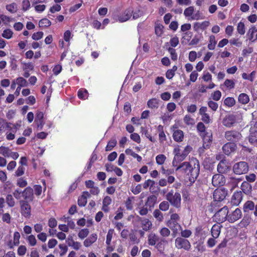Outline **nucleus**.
<instances>
[{"label":"nucleus","instance_id":"ea45409f","mask_svg":"<svg viewBox=\"0 0 257 257\" xmlns=\"http://www.w3.org/2000/svg\"><path fill=\"white\" fill-rule=\"evenodd\" d=\"M235 104V100L233 97H227L224 100V104L228 107H232Z\"/></svg>","mask_w":257,"mask_h":257},{"label":"nucleus","instance_id":"a19ab883","mask_svg":"<svg viewBox=\"0 0 257 257\" xmlns=\"http://www.w3.org/2000/svg\"><path fill=\"white\" fill-rule=\"evenodd\" d=\"M224 85L227 89L231 90L235 87V83L234 80L227 79L224 82Z\"/></svg>","mask_w":257,"mask_h":257},{"label":"nucleus","instance_id":"f8f14e48","mask_svg":"<svg viewBox=\"0 0 257 257\" xmlns=\"http://www.w3.org/2000/svg\"><path fill=\"white\" fill-rule=\"evenodd\" d=\"M225 183V178L222 174H216L213 176L212 184L214 187L223 186Z\"/></svg>","mask_w":257,"mask_h":257},{"label":"nucleus","instance_id":"864d4df0","mask_svg":"<svg viewBox=\"0 0 257 257\" xmlns=\"http://www.w3.org/2000/svg\"><path fill=\"white\" fill-rule=\"evenodd\" d=\"M87 203V196L81 195L78 199V205L80 207H84Z\"/></svg>","mask_w":257,"mask_h":257},{"label":"nucleus","instance_id":"5701e85b","mask_svg":"<svg viewBox=\"0 0 257 257\" xmlns=\"http://www.w3.org/2000/svg\"><path fill=\"white\" fill-rule=\"evenodd\" d=\"M222 226L219 223L214 224L211 229V234L212 237L217 238L221 232V229Z\"/></svg>","mask_w":257,"mask_h":257},{"label":"nucleus","instance_id":"ddd939ff","mask_svg":"<svg viewBox=\"0 0 257 257\" xmlns=\"http://www.w3.org/2000/svg\"><path fill=\"white\" fill-rule=\"evenodd\" d=\"M243 210L244 213L254 210L253 214L257 217V204L255 205L252 201H246L243 204Z\"/></svg>","mask_w":257,"mask_h":257},{"label":"nucleus","instance_id":"6e6d98bb","mask_svg":"<svg viewBox=\"0 0 257 257\" xmlns=\"http://www.w3.org/2000/svg\"><path fill=\"white\" fill-rule=\"evenodd\" d=\"M255 74V72L254 71H253L248 75L246 73H243L242 74V77L243 79L248 80L250 81H253Z\"/></svg>","mask_w":257,"mask_h":257},{"label":"nucleus","instance_id":"de8ad7c7","mask_svg":"<svg viewBox=\"0 0 257 257\" xmlns=\"http://www.w3.org/2000/svg\"><path fill=\"white\" fill-rule=\"evenodd\" d=\"M170 207V204L169 201H163L160 203L159 204V210H162L163 211H167Z\"/></svg>","mask_w":257,"mask_h":257},{"label":"nucleus","instance_id":"20e7f679","mask_svg":"<svg viewBox=\"0 0 257 257\" xmlns=\"http://www.w3.org/2000/svg\"><path fill=\"white\" fill-rule=\"evenodd\" d=\"M242 136L240 132L235 130L225 132L224 138L228 142L236 143L241 139Z\"/></svg>","mask_w":257,"mask_h":257},{"label":"nucleus","instance_id":"473e14b6","mask_svg":"<svg viewBox=\"0 0 257 257\" xmlns=\"http://www.w3.org/2000/svg\"><path fill=\"white\" fill-rule=\"evenodd\" d=\"M217 41L215 40V37L214 35H211L209 39V43L208 44V48L210 50L215 49Z\"/></svg>","mask_w":257,"mask_h":257},{"label":"nucleus","instance_id":"a878e982","mask_svg":"<svg viewBox=\"0 0 257 257\" xmlns=\"http://www.w3.org/2000/svg\"><path fill=\"white\" fill-rule=\"evenodd\" d=\"M184 133L182 130H176L173 131V138L176 142H181L184 139Z\"/></svg>","mask_w":257,"mask_h":257},{"label":"nucleus","instance_id":"0e129e2a","mask_svg":"<svg viewBox=\"0 0 257 257\" xmlns=\"http://www.w3.org/2000/svg\"><path fill=\"white\" fill-rule=\"evenodd\" d=\"M113 233V229H109L106 235V244L107 245H110L111 244L112 235Z\"/></svg>","mask_w":257,"mask_h":257},{"label":"nucleus","instance_id":"1a4fd4ad","mask_svg":"<svg viewBox=\"0 0 257 257\" xmlns=\"http://www.w3.org/2000/svg\"><path fill=\"white\" fill-rule=\"evenodd\" d=\"M21 213L23 216L29 218L31 215V207L27 201H20Z\"/></svg>","mask_w":257,"mask_h":257},{"label":"nucleus","instance_id":"7ed1b4c3","mask_svg":"<svg viewBox=\"0 0 257 257\" xmlns=\"http://www.w3.org/2000/svg\"><path fill=\"white\" fill-rule=\"evenodd\" d=\"M166 198L174 207L177 208L181 207V197L180 193L176 192L174 194V190H171L166 194Z\"/></svg>","mask_w":257,"mask_h":257},{"label":"nucleus","instance_id":"9d476101","mask_svg":"<svg viewBox=\"0 0 257 257\" xmlns=\"http://www.w3.org/2000/svg\"><path fill=\"white\" fill-rule=\"evenodd\" d=\"M227 195V190L224 188L216 189L213 192L214 201L221 202L223 201Z\"/></svg>","mask_w":257,"mask_h":257},{"label":"nucleus","instance_id":"680f3d73","mask_svg":"<svg viewBox=\"0 0 257 257\" xmlns=\"http://www.w3.org/2000/svg\"><path fill=\"white\" fill-rule=\"evenodd\" d=\"M27 240L30 246H33L36 245L37 244V240L34 235L32 234L28 236L27 238Z\"/></svg>","mask_w":257,"mask_h":257},{"label":"nucleus","instance_id":"a18cd8bd","mask_svg":"<svg viewBox=\"0 0 257 257\" xmlns=\"http://www.w3.org/2000/svg\"><path fill=\"white\" fill-rule=\"evenodd\" d=\"M194 12V7L193 6H190L185 9L184 11V15L186 18L192 17Z\"/></svg>","mask_w":257,"mask_h":257},{"label":"nucleus","instance_id":"2eb2a0df","mask_svg":"<svg viewBox=\"0 0 257 257\" xmlns=\"http://www.w3.org/2000/svg\"><path fill=\"white\" fill-rule=\"evenodd\" d=\"M242 216V212L240 209L236 208L230 214H228L227 220L230 223H233L239 219Z\"/></svg>","mask_w":257,"mask_h":257},{"label":"nucleus","instance_id":"6ab92c4d","mask_svg":"<svg viewBox=\"0 0 257 257\" xmlns=\"http://www.w3.org/2000/svg\"><path fill=\"white\" fill-rule=\"evenodd\" d=\"M139 220L141 222V227L144 231H148L152 228V223L149 218L139 217Z\"/></svg>","mask_w":257,"mask_h":257},{"label":"nucleus","instance_id":"393cba45","mask_svg":"<svg viewBox=\"0 0 257 257\" xmlns=\"http://www.w3.org/2000/svg\"><path fill=\"white\" fill-rule=\"evenodd\" d=\"M248 141L252 145H257V130L251 127L249 131Z\"/></svg>","mask_w":257,"mask_h":257},{"label":"nucleus","instance_id":"423d86ee","mask_svg":"<svg viewBox=\"0 0 257 257\" xmlns=\"http://www.w3.org/2000/svg\"><path fill=\"white\" fill-rule=\"evenodd\" d=\"M175 245L177 249L185 251L190 250L191 247L190 241L187 239L181 237H178L175 239Z\"/></svg>","mask_w":257,"mask_h":257},{"label":"nucleus","instance_id":"72a5a7b5","mask_svg":"<svg viewBox=\"0 0 257 257\" xmlns=\"http://www.w3.org/2000/svg\"><path fill=\"white\" fill-rule=\"evenodd\" d=\"M155 32L158 37H161L164 32V26L160 24H156L155 26Z\"/></svg>","mask_w":257,"mask_h":257},{"label":"nucleus","instance_id":"3c124183","mask_svg":"<svg viewBox=\"0 0 257 257\" xmlns=\"http://www.w3.org/2000/svg\"><path fill=\"white\" fill-rule=\"evenodd\" d=\"M237 31L241 35H243L245 34V26L244 24L242 22H239L237 26Z\"/></svg>","mask_w":257,"mask_h":257},{"label":"nucleus","instance_id":"39448f33","mask_svg":"<svg viewBox=\"0 0 257 257\" xmlns=\"http://www.w3.org/2000/svg\"><path fill=\"white\" fill-rule=\"evenodd\" d=\"M203 140L202 147L198 149V153L201 155L204 153L205 150L209 149L212 143V136L209 133H205V134L201 136Z\"/></svg>","mask_w":257,"mask_h":257},{"label":"nucleus","instance_id":"13d9d810","mask_svg":"<svg viewBox=\"0 0 257 257\" xmlns=\"http://www.w3.org/2000/svg\"><path fill=\"white\" fill-rule=\"evenodd\" d=\"M89 229L88 228H84L81 229L78 233V237L81 239H84L89 234Z\"/></svg>","mask_w":257,"mask_h":257},{"label":"nucleus","instance_id":"4d7b16f0","mask_svg":"<svg viewBox=\"0 0 257 257\" xmlns=\"http://www.w3.org/2000/svg\"><path fill=\"white\" fill-rule=\"evenodd\" d=\"M51 22L47 18H43L39 21V25L42 27H48L51 25Z\"/></svg>","mask_w":257,"mask_h":257},{"label":"nucleus","instance_id":"58836bf2","mask_svg":"<svg viewBox=\"0 0 257 257\" xmlns=\"http://www.w3.org/2000/svg\"><path fill=\"white\" fill-rule=\"evenodd\" d=\"M5 123L6 124V129H9L13 133H16L18 129V126H20L18 124H13L12 123L6 122L5 121Z\"/></svg>","mask_w":257,"mask_h":257},{"label":"nucleus","instance_id":"412c9836","mask_svg":"<svg viewBox=\"0 0 257 257\" xmlns=\"http://www.w3.org/2000/svg\"><path fill=\"white\" fill-rule=\"evenodd\" d=\"M191 162H184L178 165L176 168V171H180L185 174L186 176L188 173V169L190 167Z\"/></svg>","mask_w":257,"mask_h":257},{"label":"nucleus","instance_id":"4c0bfd02","mask_svg":"<svg viewBox=\"0 0 257 257\" xmlns=\"http://www.w3.org/2000/svg\"><path fill=\"white\" fill-rule=\"evenodd\" d=\"M77 95L80 99H86L88 97V92L86 89L81 88L78 90Z\"/></svg>","mask_w":257,"mask_h":257},{"label":"nucleus","instance_id":"0eeeda50","mask_svg":"<svg viewBox=\"0 0 257 257\" xmlns=\"http://www.w3.org/2000/svg\"><path fill=\"white\" fill-rule=\"evenodd\" d=\"M228 216V208L226 206H224L215 213L214 218L216 222L220 223L227 220Z\"/></svg>","mask_w":257,"mask_h":257},{"label":"nucleus","instance_id":"dca6fc26","mask_svg":"<svg viewBox=\"0 0 257 257\" xmlns=\"http://www.w3.org/2000/svg\"><path fill=\"white\" fill-rule=\"evenodd\" d=\"M22 196L24 198V201L31 202L34 200V190L31 187H26L23 191H22Z\"/></svg>","mask_w":257,"mask_h":257},{"label":"nucleus","instance_id":"9b49d317","mask_svg":"<svg viewBox=\"0 0 257 257\" xmlns=\"http://www.w3.org/2000/svg\"><path fill=\"white\" fill-rule=\"evenodd\" d=\"M237 149V145L232 142H227L222 147L223 153L227 156L235 152Z\"/></svg>","mask_w":257,"mask_h":257},{"label":"nucleus","instance_id":"c756f323","mask_svg":"<svg viewBox=\"0 0 257 257\" xmlns=\"http://www.w3.org/2000/svg\"><path fill=\"white\" fill-rule=\"evenodd\" d=\"M185 159V157H184L181 154L175 155L172 162L173 166L177 167L179 165V164L184 161Z\"/></svg>","mask_w":257,"mask_h":257},{"label":"nucleus","instance_id":"603ef678","mask_svg":"<svg viewBox=\"0 0 257 257\" xmlns=\"http://www.w3.org/2000/svg\"><path fill=\"white\" fill-rule=\"evenodd\" d=\"M11 150L8 147H0V154H2L5 157H9Z\"/></svg>","mask_w":257,"mask_h":257},{"label":"nucleus","instance_id":"774afa93","mask_svg":"<svg viewBox=\"0 0 257 257\" xmlns=\"http://www.w3.org/2000/svg\"><path fill=\"white\" fill-rule=\"evenodd\" d=\"M192 150V148L190 146L187 145L181 154L186 158L189 154L191 152Z\"/></svg>","mask_w":257,"mask_h":257},{"label":"nucleus","instance_id":"8fccbe9b","mask_svg":"<svg viewBox=\"0 0 257 257\" xmlns=\"http://www.w3.org/2000/svg\"><path fill=\"white\" fill-rule=\"evenodd\" d=\"M166 160V157L163 154H159L156 157V161L157 164L162 165Z\"/></svg>","mask_w":257,"mask_h":257},{"label":"nucleus","instance_id":"bf43d9fd","mask_svg":"<svg viewBox=\"0 0 257 257\" xmlns=\"http://www.w3.org/2000/svg\"><path fill=\"white\" fill-rule=\"evenodd\" d=\"M251 221V218L249 216H244L240 222L242 227H246L247 226Z\"/></svg>","mask_w":257,"mask_h":257},{"label":"nucleus","instance_id":"4468645a","mask_svg":"<svg viewBox=\"0 0 257 257\" xmlns=\"http://www.w3.org/2000/svg\"><path fill=\"white\" fill-rule=\"evenodd\" d=\"M236 117L233 114H228L222 120V124L226 127H230L236 122Z\"/></svg>","mask_w":257,"mask_h":257},{"label":"nucleus","instance_id":"aec40b11","mask_svg":"<svg viewBox=\"0 0 257 257\" xmlns=\"http://www.w3.org/2000/svg\"><path fill=\"white\" fill-rule=\"evenodd\" d=\"M217 169L219 173L223 174L227 173L230 170V167L228 165L226 161L222 160L218 163Z\"/></svg>","mask_w":257,"mask_h":257},{"label":"nucleus","instance_id":"338daca9","mask_svg":"<svg viewBox=\"0 0 257 257\" xmlns=\"http://www.w3.org/2000/svg\"><path fill=\"white\" fill-rule=\"evenodd\" d=\"M212 98L214 101H218L221 97V92L219 90L215 91L211 95Z\"/></svg>","mask_w":257,"mask_h":257},{"label":"nucleus","instance_id":"c9c22d12","mask_svg":"<svg viewBox=\"0 0 257 257\" xmlns=\"http://www.w3.org/2000/svg\"><path fill=\"white\" fill-rule=\"evenodd\" d=\"M147 105L152 109L157 108L159 106V102L156 98H152L148 100Z\"/></svg>","mask_w":257,"mask_h":257},{"label":"nucleus","instance_id":"cd10ccee","mask_svg":"<svg viewBox=\"0 0 257 257\" xmlns=\"http://www.w3.org/2000/svg\"><path fill=\"white\" fill-rule=\"evenodd\" d=\"M241 189L245 194L248 195L251 193L252 190L251 185L246 181H243L241 185Z\"/></svg>","mask_w":257,"mask_h":257},{"label":"nucleus","instance_id":"c03bdc74","mask_svg":"<svg viewBox=\"0 0 257 257\" xmlns=\"http://www.w3.org/2000/svg\"><path fill=\"white\" fill-rule=\"evenodd\" d=\"M197 130L201 133L200 136L205 134V133H208L206 132V127L204 124L202 122H199L197 124Z\"/></svg>","mask_w":257,"mask_h":257},{"label":"nucleus","instance_id":"bb28decb","mask_svg":"<svg viewBox=\"0 0 257 257\" xmlns=\"http://www.w3.org/2000/svg\"><path fill=\"white\" fill-rule=\"evenodd\" d=\"M97 239V234L95 233L92 234L84 241V245L86 247H89L95 242Z\"/></svg>","mask_w":257,"mask_h":257},{"label":"nucleus","instance_id":"09e8293b","mask_svg":"<svg viewBox=\"0 0 257 257\" xmlns=\"http://www.w3.org/2000/svg\"><path fill=\"white\" fill-rule=\"evenodd\" d=\"M16 83L20 87L27 86L28 85L27 81L23 77H19L16 79Z\"/></svg>","mask_w":257,"mask_h":257},{"label":"nucleus","instance_id":"f3484780","mask_svg":"<svg viewBox=\"0 0 257 257\" xmlns=\"http://www.w3.org/2000/svg\"><path fill=\"white\" fill-rule=\"evenodd\" d=\"M207 108L206 106H201L199 110V113L201 116V120L203 122H204L206 124L209 123L211 119L210 118V117L207 113Z\"/></svg>","mask_w":257,"mask_h":257},{"label":"nucleus","instance_id":"f257e3e1","mask_svg":"<svg viewBox=\"0 0 257 257\" xmlns=\"http://www.w3.org/2000/svg\"><path fill=\"white\" fill-rule=\"evenodd\" d=\"M157 202V196L155 195L152 194L149 195L145 204L141 207L139 208V214L142 215H146L148 213L149 211H151L152 209L155 207Z\"/></svg>","mask_w":257,"mask_h":257},{"label":"nucleus","instance_id":"b1692460","mask_svg":"<svg viewBox=\"0 0 257 257\" xmlns=\"http://www.w3.org/2000/svg\"><path fill=\"white\" fill-rule=\"evenodd\" d=\"M168 226L173 231L174 234H176L182 229L181 226L178 221H168Z\"/></svg>","mask_w":257,"mask_h":257},{"label":"nucleus","instance_id":"f03ea898","mask_svg":"<svg viewBox=\"0 0 257 257\" xmlns=\"http://www.w3.org/2000/svg\"><path fill=\"white\" fill-rule=\"evenodd\" d=\"M190 168L188 169L187 177L189 181L194 183L198 178L200 173V164L197 159L191 161Z\"/></svg>","mask_w":257,"mask_h":257},{"label":"nucleus","instance_id":"5fc2aeb1","mask_svg":"<svg viewBox=\"0 0 257 257\" xmlns=\"http://www.w3.org/2000/svg\"><path fill=\"white\" fill-rule=\"evenodd\" d=\"M167 50L171 55V59L173 61H176L178 59V55L176 50L172 47L168 48Z\"/></svg>","mask_w":257,"mask_h":257},{"label":"nucleus","instance_id":"37998d69","mask_svg":"<svg viewBox=\"0 0 257 257\" xmlns=\"http://www.w3.org/2000/svg\"><path fill=\"white\" fill-rule=\"evenodd\" d=\"M6 201L7 205L10 207H13L15 205V200L11 194H8L7 195Z\"/></svg>","mask_w":257,"mask_h":257},{"label":"nucleus","instance_id":"4be33fe9","mask_svg":"<svg viewBox=\"0 0 257 257\" xmlns=\"http://www.w3.org/2000/svg\"><path fill=\"white\" fill-rule=\"evenodd\" d=\"M133 11L132 9L125 10L119 17L118 20L120 22H124L129 20L132 16Z\"/></svg>","mask_w":257,"mask_h":257},{"label":"nucleus","instance_id":"2f4dec72","mask_svg":"<svg viewBox=\"0 0 257 257\" xmlns=\"http://www.w3.org/2000/svg\"><path fill=\"white\" fill-rule=\"evenodd\" d=\"M159 240V237L155 233H151L148 236V243L151 245H155Z\"/></svg>","mask_w":257,"mask_h":257},{"label":"nucleus","instance_id":"79ce46f5","mask_svg":"<svg viewBox=\"0 0 257 257\" xmlns=\"http://www.w3.org/2000/svg\"><path fill=\"white\" fill-rule=\"evenodd\" d=\"M154 217L159 221L161 222L163 220V214L159 209H155L153 212Z\"/></svg>","mask_w":257,"mask_h":257},{"label":"nucleus","instance_id":"a211bd4d","mask_svg":"<svg viewBox=\"0 0 257 257\" xmlns=\"http://www.w3.org/2000/svg\"><path fill=\"white\" fill-rule=\"evenodd\" d=\"M242 193L241 191H235L231 199V204L233 206H238L242 199Z\"/></svg>","mask_w":257,"mask_h":257},{"label":"nucleus","instance_id":"69168bd1","mask_svg":"<svg viewBox=\"0 0 257 257\" xmlns=\"http://www.w3.org/2000/svg\"><path fill=\"white\" fill-rule=\"evenodd\" d=\"M216 239L213 237L208 238L206 242L207 246L209 248L214 247L217 243Z\"/></svg>","mask_w":257,"mask_h":257},{"label":"nucleus","instance_id":"e433bc0d","mask_svg":"<svg viewBox=\"0 0 257 257\" xmlns=\"http://www.w3.org/2000/svg\"><path fill=\"white\" fill-rule=\"evenodd\" d=\"M117 141L115 138L110 139L105 147L106 151H110L116 146Z\"/></svg>","mask_w":257,"mask_h":257},{"label":"nucleus","instance_id":"7c9ffc66","mask_svg":"<svg viewBox=\"0 0 257 257\" xmlns=\"http://www.w3.org/2000/svg\"><path fill=\"white\" fill-rule=\"evenodd\" d=\"M238 101L242 104H247L249 101V97L247 94L244 93H240L238 97Z\"/></svg>","mask_w":257,"mask_h":257},{"label":"nucleus","instance_id":"49530a36","mask_svg":"<svg viewBox=\"0 0 257 257\" xmlns=\"http://www.w3.org/2000/svg\"><path fill=\"white\" fill-rule=\"evenodd\" d=\"M155 182L154 180L151 179H148L145 181L143 184V188L145 189H147L148 187H150V189H152V187L155 185Z\"/></svg>","mask_w":257,"mask_h":257},{"label":"nucleus","instance_id":"c85d7f7f","mask_svg":"<svg viewBox=\"0 0 257 257\" xmlns=\"http://www.w3.org/2000/svg\"><path fill=\"white\" fill-rule=\"evenodd\" d=\"M249 39L254 42L257 41V29L255 27H252L250 28L248 32Z\"/></svg>","mask_w":257,"mask_h":257},{"label":"nucleus","instance_id":"f704fd0d","mask_svg":"<svg viewBox=\"0 0 257 257\" xmlns=\"http://www.w3.org/2000/svg\"><path fill=\"white\" fill-rule=\"evenodd\" d=\"M135 200V197L132 196L128 197L125 201V207L128 210H132L133 209V201Z\"/></svg>","mask_w":257,"mask_h":257},{"label":"nucleus","instance_id":"6e6552de","mask_svg":"<svg viewBox=\"0 0 257 257\" xmlns=\"http://www.w3.org/2000/svg\"><path fill=\"white\" fill-rule=\"evenodd\" d=\"M248 164L243 161L235 163L233 166V171L237 175H241L246 173L248 171Z\"/></svg>","mask_w":257,"mask_h":257},{"label":"nucleus","instance_id":"e2e57ef3","mask_svg":"<svg viewBox=\"0 0 257 257\" xmlns=\"http://www.w3.org/2000/svg\"><path fill=\"white\" fill-rule=\"evenodd\" d=\"M207 104L209 107L213 111H216L218 109V104L217 102L214 101H208L207 102Z\"/></svg>","mask_w":257,"mask_h":257},{"label":"nucleus","instance_id":"052dcab7","mask_svg":"<svg viewBox=\"0 0 257 257\" xmlns=\"http://www.w3.org/2000/svg\"><path fill=\"white\" fill-rule=\"evenodd\" d=\"M13 35V31L10 29H5L3 31V33L2 34V36H3V37H4L6 39H10L12 37Z\"/></svg>","mask_w":257,"mask_h":257}]
</instances>
